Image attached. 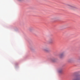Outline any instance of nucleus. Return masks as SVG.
Here are the masks:
<instances>
[{
	"label": "nucleus",
	"mask_w": 80,
	"mask_h": 80,
	"mask_svg": "<svg viewBox=\"0 0 80 80\" xmlns=\"http://www.w3.org/2000/svg\"><path fill=\"white\" fill-rule=\"evenodd\" d=\"M42 50L45 52H49V49L48 47H46L42 49Z\"/></svg>",
	"instance_id": "1"
},
{
	"label": "nucleus",
	"mask_w": 80,
	"mask_h": 80,
	"mask_svg": "<svg viewBox=\"0 0 80 80\" xmlns=\"http://www.w3.org/2000/svg\"><path fill=\"white\" fill-rule=\"evenodd\" d=\"M48 42L49 43H50V44L53 43V38H50L48 40Z\"/></svg>",
	"instance_id": "2"
},
{
	"label": "nucleus",
	"mask_w": 80,
	"mask_h": 80,
	"mask_svg": "<svg viewBox=\"0 0 80 80\" xmlns=\"http://www.w3.org/2000/svg\"><path fill=\"white\" fill-rule=\"evenodd\" d=\"M64 55H65V52H62L58 55V57H59V58H62V57H64Z\"/></svg>",
	"instance_id": "3"
},
{
	"label": "nucleus",
	"mask_w": 80,
	"mask_h": 80,
	"mask_svg": "<svg viewBox=\"0 0 80 80\" xmlns=\"http://www.w3.org/2000/svg\"><path fill=\"white\" fill-rule=\"evenodd\" d=\"M65 5H66L67 6H68V7L69 8H72L73 9V8H74L73 6H72L69 4H65Z\"/></svg>",
	"instance_id": "4"
},
{
	"label": "nucleus",
	"mask_w": 80,
	"mask_h": 80,
	"mask_svg": "<svg viewBox=\"0 0 80 80\" xmlns=\"http://www.w3.org/2000/svg\"><path fill=\"white\" fill-rule=\"evenodd\" d=\"M29 30L30 32H32L33 30V28L32 27L29 28Z\"/></svg>",
	"instance_id": "5"
},
{
	"label": "nucleus",
	"mask_w": 80,
	"mask_h": 80,
	"mask_svg": "<svg viewBox=\"0 0 80 80\" xmlns=\"http://www.w3.org/2000/svg\"><path fill=\"white\" fill-rule=\"evenodd\" d=\"M58 72L60 73H62V70H60L58 71Z\"/></svg>",
	"instance_id": "6"
},
{
	"label": "nucleus",
	"mask_w": 80,
	"mask_h": 80,
	"mask_svg": "<svg viewBox=\"0 0 80 80\" xmlns=\"http://www.w3.org/2000/svg\"><path fill=\"white\" fill-rule=\"evenodd\" d=\"M72 59H70L68 60V62H72Z\"/></svg>",
	"instance_id": "7"
},
{
	"label": "nucleus",
	"mask_w": 80,
	"mask_h": 80,
	"mask_svg": "<svg viewBox=\"0 0 80 80\" xmlns=\"http://www.w3.org/2000/svg\"><path fill=\"white\" fill-rule=\"evenodd\" d=\"M19 2H23L24 0H18Z\"/></svg>",
	"instance_id": "8"
},
{
	"label": "nucleus",
	"mask_w": 80,
	"mask_h": 80,
	"mask_svg": "<svg viewBox=\"0 0 80 80\" xmlns=\"http://www.w3.org/2000/svg\"><path fill=\"white\" fill-rule=\"evenodd\" d=\"M55 60H56V59L55 58L52 59V62H55Z\"/></svg>",
	"instance_id": "9"
},
{
	"label": "nucleus",
	"mask_w": 80,
	"mask_h": 80,
	"mask_svg": "<svg viewBox=\"0 0 80 80\" xmlns=\"http://www.w3.org/2000/svg\"><path fill=\"white\" fill-rule=\"evenodd\" d=\"M73 80H79V78H76L75 79H74Z\"/></svg>",
	"instance_id": "10"
},
{
	"label": "nucleus",
	"mask_w": 80,
	"mask_h": 80,
	"mask_svg": "<svg viewBox=\"0 0 80 80\" xmlns=\"http://www.w3.org/2000/svg\"><path fill=\"white\" fill-rule=\"evenodd\" d=\"M55 18H54L52 19V20H55Z\"/></svg>",
	"instance_id": "11"
}]
</instances>
